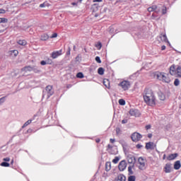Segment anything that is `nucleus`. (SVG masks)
<instances>
[{
	"label": "nucleus",
	"instance_id": "nucleus-10",
	"mask_svg": "<svg viewBox=\"0 0 181 181\" xmlns=\"http://www.w3.org/2000/svg\"><path fill=\"white\" fill-rule=\"evenodd\" d=\"M129 114L132 117H139L141 115V112L136 109L130 110Z\"/></svg>",
	"mask_w": 181,
	"mask_h": 181
},
{
	"label": "nucleus",
	"instance_id": "nucleus-9",
	"mask_svg": "<svg viewBox=\"0 0 181 181\" xmlns=\"http://www.w3.org/2000/svg\"><path fill=\"white\" fill-rule=\"evenodd\" d=\"M119 170H120V172H124V170H125V169H127V162H125V160H122L119 163Z\"/></svg>",
	"mask_w": 181,
	"mask_h": 181
},
{
	"label": "nucleus",
	"instance_id": "nucleus-31",
	"mask_svg": "<svg viewBox=\"0 0 181 181\" xmlns=\"http://www.w3.org/2000/svg\"><path fill=\"white\" fill-rule=\"evenodd\" d=\"M119 144L123 146V148H125L127 146V142L124 140H120Z\"/></svg>",
	"mask_w": 181,
	"mask_h": 181
},
{
	"label": "nucleus",
	"instance_id": "nucleus-1",
	"mask_svg": "<svg viewBox=\"0 0 181 181\" xmlns=\"http://www.w3.org/2000/svg\"><path fill=\"white\" fill-rule=\"evenodd\" d=\"M143 98L144 103H146L147 105H150V107L156 105V96L152 89H145L143 93Z\"/></svg>",
	"mask_w": 181,
	"mask_h": 181
},
{
	"label": "nucleus",
	"instance_id": "nucleus-64",
	"mask_svg": "<svg viewBox=\"0 0 181 181\" xmlns=\"http://www.w3.org/2000/svg\"><path fill=\"white\" fill-rule=\"evenodd\" d=\"M95 16L97 17V16H98V15L96 14Z\"/></svg>",
	"mask_w": 181,
	"mask_h": 181
},
{
	"label": "nucleus",
	"instance_id": "nucleus-58",
	"mask_svg": "<svg viewBox=\"0 0 181 181\" xmlns=\"http://www.w3.org/2000/svg\"><path fill=\"white\" fill-rule=\"evenodd\" d=\"M71 5H74H74H77V3H74H74H71Z\"/></svg>",
	"mask_w": 181,
	"mask_h": 181
},
{
	"label": "nucleus",
	"instance_id": "nucleus-35",
	"mask_svg": "<svg viewBox=\"0 0 181 181\" xmlns=\"http://www.w3.org/2000/svg\"><path fill=\"white\" fill-rule=\"evenodd\" d=\"M113 163L117 164L119 162V157H115V159L112 160Z\"/></svg>",
	"mask_w": 181,
	"mask_h": 181
},
{
	"label": "nucleus",
	"instance_id": "nucleus-34",
	"mask_svg": "<svg viewBox=\"0 0 181 181\" xmlns=\"http://www.w3.org/2000/svg\"><path fill=\"white\" fill-rule=\"evenodd\" d=\"M179 84H180V81H179V79H177V78L175 79L174 86L177 87V86H179Z\"/></svg>",
	"mask_w": 181,
	"mask_h": 181
},
{
	"label": "nucleus",
	"instance_id": "nucleus-30",
	"mask_svg": "<svg viewBox=\"0 0 181 181\" xmlns=\"http://www.w3.org/2000/svg\"><path fill=\"white\" fill-rule=\"evenodd\" d=\"M30 124H32V119H29L25 123H24L23 128H25V127H28V125H30Z\"/></svg>",
	"mask_w": 181,
	"mask_h": 181
},
{
	"label": "nucleus",
	"instance_id": "nucleus-18",
	"mask_svg": "<svg viewBox=\"0 0 181 181\" xmlns=\"http://www.w3.org/2000/svg\"><path fill=\"white\" fill-rule=\"evenodd\" d=\"M127 160L129 163L134 164L135 163V157L134 156H129L127 157Z\"/></svg>",
	"mask_w": 181,
	"mask_h": 181
},
{
	"label": "nucleus",
	"instance_id": "nucleus-38",
	"mask_svg": "<svg viewBox=\"0 0 181 181\" xmlns=\"http://www.w3.org/2000/svg\"><path fill=\"white\" fill-rule=\"evenodd\" d=\"M95 47H97V49H98V50H100V49H101V47H103V45H101V42H98L95 45Z\"/></svg>",
	"mask_w": 181,
	"mask_h": 181
},
{
	"label": "nucleus",
	"instance_id": "nucleus-17",
	"mask_svg": "<svg viewBox=\"0 0 181 181\" xmlns=\"http://www.w3.org/2000/svg\"><path fill=\"white\" fill-rule=\"evenodd\" d=\"M160 39L162 42H167L168 45H170V42L168 41V37H166V34L160 35Z\"/></svg>",
	"mask_w": 181,
	"mask_h": 181
},
{
	"label": "nucleus",
	"instance_id": "nucleus-44",
	"mask_svg": "<svg viewBox=\"0 0 181 181\" xmlns=\"http://www.w3.org/2000/svg\"><path fill=\"white\" fill-rule=\"evenodd\" d=\"M166 11H167L166 7H164V8H163V10H162V13H163V15H165V14L166 13Z\"/></svg>",
	"mask_w": 181,
	"mask_h": 181
},
{
	"label": "nucleus",
	"instance_id": "nucleus-29",
	"mask_svg": "<svg viewBox=\"0 0 181 181\" xmlns=\"http://www.w3.org/2000/svg\"><path fill=\"white\" fill-rule=\"evenodd\" d=\"M136 180V177L135 175H130L128 177V181H135Z\"/></svg>",
	"mask_w": 181,
	"mask_h": 181
},
{
	"label": "nucleus",
	"instance_id": "nucleus-22",
	"mask_svg": "<svg viewBox=\"0 0 181 181\" xmlns=\"http://www.w3.org/2000/svg\"><path fill=\"white\" fill-rule=\"evenodd\" d=\"M9 54H11V56H13L14 57H16V56L19 54V52H18V50H11L9 52Z\"/></svg>",
	"mask_w": 181,
	"mask_h": 181
},
{
	"label": "nucleus",
	"instance_id": "nucleus-21",
	"mask_svg": "<svg viewBox=\"0 0 181 181\" xmlns=\"http://www.w3.org/2000/svg\"><path fill=\"white\" fill-rule=\"evenodd\" d=\"M180 161L177 160L175 163L174 169H175V170H179V169H180Z\"/></svg>",
	"mask_w": 181,
	"mask_h": 181
},
{
	"label": "nucleus",
	"instance_id": "nucleus-7",
	"mask_svg": "<svg viewBox=\"0 0 181 181\" xmlns=\"http://www.w3.org/2000/svg\"><path fill=\"white\" fill-rule=\"evenodd\" d=\"M107 151L111 155H117V153H118V151L117 150V148H114V147L110 144L107 145Z\"/></svg>",
	"mask_w": 181,
	"mask_h": 181
},
{
	"label": "nucleus",
	"instance_id": "nucleus-56",
	"mask_svg": "<svg viewBox=\"0 0 181 181\" xmlns=\"http://www.w3.org/2000/svg\"><path fill=\"white\" fill-rule=\"evenodd\" d=\"M40 8H43V6H45V4H40Z\"/></svg>",
	"mask_w": 181,
	"mask_h": 181
},
{
	"label": "nucleus",
	"instance_id": "nucleus-27",
	"mask_svg": "<svg viewBox=\"0 0 181 181\" xmlns=\"http://www.w3.org/2000/svg\"><path fill=\"white\" fill-rule=\"evenodd\" d=\"M104 68L103 67H100L98 69V74H100V76H103V74H104Z\"/></svg>",
	"mask_w": 181,
	"mask_h": 181
},
{
	"label": "nucleus",
	"instance_id": "nucleus-3",
	"mask_svg": "<svg viewBox=\"0 0 181 181\" xmlns=\"http://www.w3.org/2000/svg\"><path fill=\"white\" fill-rule=\"evenodd\" d=\"M170 74L175 77H181V66H171L170 67Z\"/></svg>",
	"mask_w": 181,
	"mask_h": 181
},
{
	"label": "nucleus",
	"instance_id": "nucleus-53",
	"mask_svg": "<svg viewBox=\"0 0 181 181\" xmlns=\"http://www.w3.org/2000/svg\"><path fill=\"white\" fill-rule=\"evenodd\" d=\"M93 2H103V0H93Z\"/></svg>",
	"mask_w": 181,
	"mask_h": 181
},
{
	"label": "nucleus",
	"instance_id": "nucleus-50",
	"mask_svg": "<svg viewBox=\"0 0 181 181\" xmlns=\"http://www.w3.org/2000/svg\"><path fill=\"white\" fill-rule=\"evenodd\" d=\"M0 13H5V10L0 9Z\"/></svg>",
	"mask_w": 181,
	"mask_h": 181
},
{
	"label": "nucleus",
	"instance_id": "nucleus-63",
	"mask_svg": "<svg viewBox=\"0 0 181 181\" xmlns=\"http://www.w3.org/2000/svg\"><path fill=\"white\" fill-rule=\"evenodd\" d=\"M11 163H13V160H11Z\"/></svg>",
	"mask_w": 181,
	"mask_h": 181
},
{
	"label": "nucleus",
	"instance_id": "nucleus-6",
	"mask_svg": "<svg viewBox=\"0 0 181 181\" xmlns=\"http://www.w3.org/2000/svg\"><path fill=\"white\" fill-rule=\"evenodd\" d=\"M142 138V135L138 132H134L132 134L131 139L133 142H138V141H141V139Z\"/></svg>",
	"mask_w": 181,
	"mask_h": 181
},
{
	"label": "nucleus",
	"instance_id": "nucleus-16",
	"mask_svg": "<svg viewBox=\"0 0 181 181\" xmlns=\"http://www.w3.org/2000/svg\"><path fill=\"white\" fill-rule=\"evenodd\" d=\"M158 95L159 100L161 101H165V100H166V96L163 93H162V91L158 92Z\"/></svg>",
	"mask_w": 181,
	"mask_h": 181
},
{
	"label": "nucleus",
	"instance_id": "nucleus-52",
	"mask_svg": "<svg viewBox=\"0 0 181 181\" xmlns=\"http://www.w3.org/2000/svg\"><path fill=\"white\" fill-rule=\"evenodd\" d=\"M146 129H151V125L146 126Z\"/></svg>",
	"mask_w": 181,
	"mask_h": 181
},
{
	"label": "nucleus",
	"instance_id": "nucleus-49",
	"mask_svg": "<svg viewBox=\"0 0 181 181\" xmlns=\"http://www.w3.org/2000/svg\"><path fill=\"white\" fill-rule=\"evenodd\" d=\"M110 142H111V144H114V142H115V139H110Z\"/></svg>",
	"mask_w": 181,
	"mask_h": 181
},
{
	"label": "nucleus",
	"instance_id": "nucleus-24",
	"mask_svg": "<svg viewBox=\"0 0 181 181\" xmlns=\"http://www.w3.org/2000/svg\"><path fill=\"white\" fill-rule=\"evenodd\" d=\"M105 169H106L107 172H108L109 170H111V163L110 162L106 163Z\"/></svg>",
	"mask_w": 181,
	"mask_h": 181
},
{
	"label": "nucleus",
	"instance_id": "nucleus-60",
	"mask_svg": "<svg viewBox=\"0 0 181 181\" xmlns=\"http://www.w3.org/2000/svg\"><path fill=\"white\" fill-rule=\"evenodd\" d=\"M165 158H166V155H163V159H165Z\"/></svg>",
	"mask_w": 181,
	"mask_h": 181
},
{
	"label": "nucleus",
	"instance_id": "nucleus-59",
	"mask_svg": "<svg viewBox=\"0 0 181 181\" xmlns=\"http://www.w3.org/2000/svg\"><path fill=\"white\" fill-rule=\"evenodd\" d=\"M73 49L74 51H76V45L74 46Z\"/></svg>",
	"mask_w": 181,
	"mask_h": 181
},
{
	"label": "nucleus",
	"instance_id": "nucleus-23",
	"mask_svg": "<svg viewBox=\"0 0 181 181\" xmlns=\"http://www.w3.org/2000/svg\"><path fill=\"white\" fill-rule=\"evenodd\" d=\"M103 84L106 88H110V81L108 79H105L103 81Z\"/></svg>",
	"mask_w": 181,
	"mask_h": 181
},
{
	"label": "nucleus",
	"instance_id": "nucleus-14",
	"mask_svg": "<svg viewBox=\"0 0 181 181\" xmlns=\"http://www.w3.org/2000/svg\"><path fill=\"white\" fill-rule=\"evenodd\" d=\"M164 172L165 173H170L172 172V165L169 163L166 164L164 167Z\"/></svg>",
	"mask_w": 181,
	"mask_h": 181
},
{
	"label": "nucleus",
	"instance_id": "nucleus-28",
	"mask_svg": "<svg viewBox=\"0 0 181 181\" xmlns=\"http://www.w3.org/2000/svg\"><path fill=\"white\" fill-rule=\"evenodd\" d=\"M47 39H49V35H47V34H43L41 36V40H47Z\"/></svg>",
	"mask_w": 181,
	"mask_h": 181
},
{
	"label": "nucleus",
	"instance_id": "nucleus-41",
	"mask_svg": "<svg viewBox=\"0 0 181 181\" xmlns=\"http://www.w3.org/2000/svg\"><path fill=\"white\" fill-rule=\"evenodd\" d=\"M1 23H6V22H8V19L5 18H1Z\"/></svg>",
	"mask_w": 181,
	"mask_h": 181
},
{
	"label": "nucleus",
	"instance_id": "nucleus-55",
	"mask_svg": "<svg viewBox=\"0 0 181 181\" xmlns=\"http://www.w3.org/2000/svg\"><path fill=\"white\" fill-rule=\"evenodd\" d=\"M148 138H152V134H149L148 135Z\"/></svg>",
	"mask_w": 181,
	"mask_h": 181
},
{
	"label": "nucleus",
	"instance_id": "nucleus-8",
	"mask_svg": "<svg viewBox=\"0 0 181 181\" xmlns=\"http://www.w3.org/2000/svg\"><path fill=\"white\" fill-rule=\"evenodd\" d=\"M45 91L47 92V97L48 98H50L51 95H53L54 94V91H53V87H52V86H47L46 87V89H45Z\"/></svg>",
	"mask_w": 181,
	"mask_h": 181
},
{
	"label": "nucleus",
	"instance_id": "nucleus-43",
	"mask_svg": "<svg viewBox=\"0 0 181 181\" xmlns=\"http://www.w3.org/2000/svg\"><path fill=\"white\" fill-rule=\"evenodd\" d=\"M40 64L41 66H46V64H47V62L46 61H41Z\"/></svg>",
	"mask_w": 181,
	"mask_h": 181
},
{
	"label": "nucleus",
	"instance_id": "nucleus-12",
	"mask_svg": "<svg viewBox=\"0 0 181 181\" xmlns=\"http://www.w3.org/2000/svg\"><path fill=\"white\" fill-rule=\"evenodd\" d=\"M148 12H156V13H158V12H160V9H158V7L156 6H152L148 8Z\"/></svg>",
	"mask_w": 181,
	"mask_h": 181
},
{
	"label": "nucleus",
	"instance_id": "nucleus-13",
	"mask_svg": "<svg viewBox=\"0 0 181 181\" xmlns=\"http://www.w3.org/2000/svg\"><path fill=\"white\" fill-rule=\"evenodd\" d=\"M155 148H156V144L153 142H148L146 144V149H154Z\"/></svg>",
	"mask_w": 181,
	"mask_h": 181
},
{
	"label": "nucleus",
	"instance_id": "nucleus-25",
	"mask_svg": "<svg viewBox=\"0 0 181 181\" xmlns=\"http://www.w3.org/2000/svg\"><path fill=\"white\" fill-rule=\"evenodd\" d=\"M133 169H134V165L128 167L129 175H134V171L132 170Z\"/></svg>",
	"mask_w": 181,
	"mask_h": 181
},
{
	"label": "nucleus",
	"instance_id": "nucleus-40",
	"mask_svg": "<svg viewBox=\"0 0 181 181\" xmlns=\"http://www.w3.org/2000/svg\"><path fill=\"white\" fill-rule=\"evenodd\" d=\"M95 62H97V63L101 64V59H100V57H95Z\"/></svg>",
	"mask_w": 181,
	"mask_h": 181
},
{
	"label": "nucleus",
	"instance_id": "nucleus-15",
	"mask_svg": "<svg viewBox=\"0 0 181 181\" xmlns=\"http://www.w3.org/2000/svg\"><path fill=\"white\" fill-rule=\"evenodd\" d=\"M116 181H127V177L123 174H119L116 177Z\"/></svg>",
	"mask_w": 181,
	"mask_h": 181
},
{
	"label": "nucleus",
	"instance_id": "nucleus-45",
	"mask_svg": "<svg viewBox=\"0 0 181 181\" xmlns=\"http://www.w3.org/2000/svg\"><path fill=\"white\" fill-rule=\"evenodd\" d=\"M3 160H4V162H9V160H11V158H5L3 159Z\"/></svg>",
	"mask_w": 181,
	"mask_h": 181
},
{
	"label": "nucleus",
	"instance_id": "nucleus-47",
	"mask_svg": "<svg viewBox=\"0 0 181 181\" xmlns=\"http://www.w3.org/2000/svg\"><path fill=\"white\" fill-rule=\"evenodd\" d=\"M136 148H137L138 149H141V148H142V145H141V144H137V145H136Z\"/></svg>",
	"mask_w": 181,
	"mask_h": 181
},
{
	"label": "nucleus",
	"instance_id": "nucleus-62",
	"mask_svg": "<svg viewBox=\"0 0 181 181\" xmlns=\"http://www.w3.org/2000/svg\"><path fill=\"white\" fill-rule=\"evenodd\" d=\"M78 1H79V2H82L83 0H78Z\"/></svg>",
	"mask_w": 181,
	"mask_h": 181
},
{
	"label": "nucleus",
	"instance_id": "nucleus-37",
	"mask_svg": "<svg viewBox=\"0 0 181 181\" xmlns=\"http://www.w3.org/2000/svg\"><path fill=\"white\" fill-rule=\"evenodd\" d=\"M116 134H117V135H121L122 131L119 127L116 128Z\"/></svg>",
	"mask_w": 181,
	"mask_h": 181
},
{
	"label": "nucleus",
	"instance_id": "nucleus-61",
	"mask_svg": "<svg viewBox=\"0 0 181 181\" xmlns=\"http://www.w3.org/2000/svg\"><path fill=\"white\" fill-rule=\"evenodd\" d=\"M2 18H0V23H1Z\"/></svg>",
	"mask_w": 181,
	"mask_h": 181
},
{
	"label": "nucleus",
	"instance_id": "nucleus-19",
	"mask_svg": "<svg viewBox=\"0 0 181 181\" xmlns=\"http://www.w3.org/2000/svg\"><path fill=\"white\" fill-rule=\"evenodd\" d=\"M177 158V153H173L170 154L168 158V160H173L174 159H176Z\"/></svg>",
	"mask_w": 181,
	"mask_h": 181
},
{
	"label": "nucleus",
	"instance_id": "nucleus-51",
	"mask_svg": "<svg viewBox=\"0 0 181 181\" xmlns=\"http://www.w3.org/2000/svg\"><path fill=\"white\" fill-rule=\"evenodd\" d=\"M165 49H166V46L163 45V46L161 47V50H165Z\"/></svg>",
	"mask_w": 181,
	"mask_h": 181
},
{
	"label": "nucleus",
	"instance_id": "nucleus-39",
	"mask_svg": "<svg viewBox=\"0 0 181 181\" xmlns=\"http://www.w3.org/2000/svg\"><path fill=\"white\" fill-rule=\"evenodd\" d=\"M5 103V97L0 98V105H2Z\"/></svg>",
	"mask_w": 181,
	"mask_h": 181
},
{
	"label": "nucleus",
	"instance_id": "nucleus-46",
	"mask_svg": "<svg viewBox=\"0 0 181 181\" xmlns=\"http://www.w3.org/2000/svg\"><path fill=\"white\" fill-rule=\"evenodd\" d=\"M127 122H128V120L127 119H123L122 121V124H127Z\"/></svg>",
	"mask_w": 181,
	"mask_h": 181
},
{
	"label": "nucleus",
	"instance_id": "nucleus-42",
	"mask_svg": "<svg viewBox=\"0 0 181 181\" xmlns=\"http://www.w3.org/2000/svg\"><path fill=\"white\" fill-rule=\"evenodd\" d=\"M47 62V64H52V61L50 59H47V60L45 61Z\"/></svg>",
	"mask_w": 181,
	"mask_h": 181
},
{
	"label": "nucleus",
	"instance_id": "nucleus-48",
	"mask_svg": "<svg viewBox=\"0 0 181 181\" xmlns=\"http://www.w3.org/2000/svg\"><path fill=\"white\" fill-rule=\"evenodd\" d=\"M51 37H57V33H54Z\"/></svg>",
	"mask_w": 181,
	"mask_h": 181
},
{
	"label": "nucleus",
	"instance_id": "nucleus-5",
	"mask_svg": "<svg viewBox=\"0 0 181 181\" xmlns=\"http://www.w3.org/2000/svg\"><path fill=\"white\" fill-rule=\"evenodd\" d=\"M119 87H121L124 91H127V90H129V87H131V83L129 81H123L119 83Z\"/></svg>",
	"mask_w": 181,
	"mask_h": 181
},
{
	"label": "nucleus",
	"instance_id": "nucleus-4",
	"mask_svg": "<svg viewBox=\"0 0 181 181\" xmlns=\"http://www.w3.org/2000/svg\"><path fill=\"white\" fill-rule=\"evenodd\" d=\"M138 162H139V165H138L139 169H140V170H145V169H146V159L142 157H140L139 158Z\"/></svg>",
	"mask_w": 181,
	"mask_h": 181
},
{
	"label": "nucleus",
	"instance_id": "nucleus-54",
	"mask_svg": "<svg viewBox=\"0 0 181 181\" xmlns=\"http://www.w3.org/2000/svg\"><path fill=\"white\" fill-rule=\"evenodd\" d=\"M66 54H70V48H69L68 52H66Z\"/></svg>",
	"mask_w": 181,
	"mask_h": 181
},
{
	"label": "nucleus",
	"instance_id": "nucleus-20",
	"mask_svg": "<svg viewBox=\"0 0 181 181\" xmlns=\"http://www.w3.org/2000/svg\"><path fill=\"white\" fill-rule=\"evenodd\" d=\"M34 70L33 67L32 66H25L24 68L22 69V71H25V73H28V71H32Z\"/></svg>",
	"mask_w": 181,
	"mask_h": 181
},
{
	"label": "nucleus",
	"instance_id": "nucleus-33",
	"mask_svg": "<svg viewBox=\"0 0 181 181\" xmlns=\"http://www.w3.org/2000/svg\"><path fill=\"white\" fill-rule=\"evenodd\" d=\"M76 77L78 78H84V75L83 74V73L79 72L76 74Z\"/></svg>",
	"mask_w": 181,
	"mask_h": 181
},
{
	"label": "nucleus",
	"instance_id": "nucleus-26",
	"mask_svg": "<svg viewBox=\"0 0 181 181\" xmlns=\"http://www.w3.org/2000/svg\"><path fill=\"white\" fill-rule=\"evenodd\" d=\"M18 45H21V46H26V40H20L18 42Z\"/></svg>",
	"mask_w": 181,
	"mask_h": 181
},
{
	"label": "nucleus",
	"instance_id": "nucleus-2",
	"mask_svg": "<svg viewBox=\"0 0 181 181\" xmlns=\"http://www.w3.org/2000/svg\"><path fill=\"white\" fill-rule=\"evenodd\" d=\"M155 76L156 78H158V80L163 81L164 83H169L170 81V78H169V75H168V74L157 72L155 74Z\"/></svg>",
	"mask_w": 181,
	"mask_h": 181
},
{
	"label": "nucleus",
	"instance_id": "nucleus-57",
	"mask_svg": "<svg viewBox=\"0 0 181 181\" xmlns=\"http://www.w3.org/2000/svg\"><path fill=\"white\" fill-rule=\"evenodd\" d=\"M96 142L98 144V142H100V139H96Z\"/></svg>",
	"mask_w": 181,
	"mask_h": 181
},
{
	"label": "nucleus",
	"instance_id": "nucleus-11",
	"mask_svg": "<svg viewBox=\"0 0 181 181\" xmlns=\"http://www.w3.org/2000/svg\"><path fill=\"white\" fill-rule=\"evenodd\" d=\"M63 50L54 51L51 54V57L52 59H57L59 56H62Z\"/></svg>",
	"mask_w": 181,
	"mask_h": 181
},
{
	"label": "nucleus",
	"instance_id": "nucleus-32",
	"mask_svg": "<svg viewBox=\"0 0 181 181\" xmlns=\"http://www.w3.org/2000/svg\"><path fill=\"white\" fill-rule=\"evenodd\" d=\"M1 166H3L4 168H9L10 165L8 163L3 162L1 163Z\"/></svg>",
	"mask_w": 181,
	"mask_h": 181
},
{
	"label": "nucleus",
	"instance_id": "nucleus-36",
	"mask_svg": "<svg viewBox=\"0 0 181 181\" xmlns=\"http://www.w3.org/2000/svg\"><path fill=\"white\" fill-rule=\"evenodd\" d=\"M119 105H125V100L124 99H119Z\"/></svg>",
	"mask_w": 181,
	"mask_h": 181
}]
</instances>
